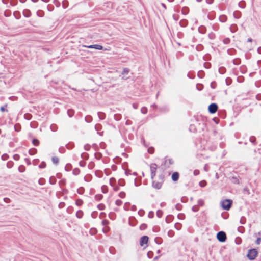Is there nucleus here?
<instances>
[{
    "instance_id": "obj_24",
    "label": "nucleus",
    "mask_w": 261,
    "mask_h": 261,
    "mask_svg": "<svg viewBox=\"0 0 261 261\" xmlns=\"http://www.w3.org/2000/svg\"><path fill=\"white\" fill-rule=\"evenodd\" d=\"M206 3L209 4H211L213 2V0H206Z\"/></svg>"
},
{
    "instance_id": "obj_29",
    "label": "nucleus",
    "mask_w": 261,
    "mask_h": 261,
    "mask_svg": "<svg viewBox=\"0 0 261 261\" xmlns=\"http://www.w3.org/2000/svg\"><path fill=\"white\" fill-rule=\"evenodd\" d=\"M76 215L79 218L81 217V212H77Z\"/></svg>"
},
{
    "instance_id": "obj_36",
    "label": "nucleus",
    "mask_w": 261,
    "mask_h": 261,
    "mask_svg": "<svg viewBox=\"0 0 261 261\" xmlns=\"http://www.w3.org/2000/svg\"><path fill=\"white\" fill-rule=\"evenodd\" d=\"M250 140H251V142H253V139H252V138H251V139H250Z\"/></svg>"
},
{
    "instance_id": "obj_17",
    "label": "nucleus",
    "mask_w": 261,
    "mask_h": 261,
    "mask_svg": "<svg viewBox=\"0 0 261 261\" xmlns=\"http://www.w3.org/2000/svg\"><path fill=\"white\" fill-rule=\"evenodd\" d=\"M192 210L193 212H197L198 211V206L195 205L192 207Z\"/></svg>"
},
{
    "instance_id": "obj_35",
    "label": "nucleus",
    "mask_w": 261,
    "mask_h": 261,
    "mask_svg": "<svg viewBox=\"0 0 261 261\" xmlns=\"http://www.w3.org/2000/svg\"><path fill=\"white\" fill-rule=\"evenodd\" d=\"M149 152L151 153H152V150H150V149H149Z\"/></svg>"
},
{
    "instance_id": "obj_33",
    "label": "nucleus",
    "mask_w": 261,
    "mask_h": 261,
    "mask_svg": "<svg viewBox=\"0 0 261 261\" xmlns=\"http://www.w3.org/2000/svg\"><path fill=\"white\" fill-rule=\"evenodd\" d=\"M248 42H251V41H252V39H251V38H249V39H248Z\"/></svg>"
},
{
    "instance_id": "obj_26",
    "label": "nucleus",
    "mask_w": 261,
    "mask_h": 261,
    "mask_svg": "<svg viewBox=\"0 0 261 261\" xmlns=\"http://www.w3.org/2000/svg\"><path fill=\"white\" fill-rule=\"evenodd\" d=\"M151 253H152V252H149L147 253V256H148L149 258L151 257Z\"/></svg>"
},
{
    "instance_id": "obj_6",
    "label": "nucleus",
    "mask_w": 261,
    "mask_h": 261,
    "mask_svg": "<svg viewBox=\"0 0 261 261\" xmlns=\"http://www.w3.org/2000/svg\"><path fill=\"white\" fill-rule=\"evenodd\" d=\"M156 169V165L153 164L150 166L151 175V178H153L155 175V171Z\"/></svg>"
},
{
    "instance_id": "obj_27",
    "label": "nucleus",
    "mask_w": 261,
    "mask_h": 261,
    "mask_svg": "<svg viewBox=\"0 0 261 261\" xmlns=\"http://www.w3.org/2000/svg\"><path fill=\"white\" fill-rule=\"evenodd\" d=\"M1 111L3 112L5 111L6 110L4 107H2L1 108Z\"/></svg>"
},
{
    "instance_id": "obj_7",
    "label": "nucleus",
    "mask_w": 261,
    "mask_h": 261,
    "mask_svg": "<svg viewBox=\"0 0 261 261\" xmlns=\"http://www.w3.org/2000/svg\"><path fill=\"white\" fill-rule=\"evenodd\" d=\"M129 70L128 68H125L123 69L122 72V75L123 76L122 78L124 79H128V74L129 73Z\"/></svg>"
},
{
    "instance_id": "obj_5",
    "label": "nucleus",
    "mask_w": 261,
    "mask_h": 261,
    "mask_svg": "<svg viewBox=\"0 0 261 261\" xmlns=\"http://www.w3.org/2000/svg\"><path fill=\"white\" fill-rule=\"evenodd\" d=\"M218 109V107L215 103H212L208 107V111L211 113H215Z\"/></svg>"
},
{
    "instance_id": "obj_12",
    "label": "nucleus",
    "mask_w": 261,
    "mask_h": 261,
    "mask_svg": "<svg viewBox=\"0 0 261 261\" xmlns=\"http://www.w3.org/2000/svg\"><path fill=\"white\" fill-rule=\"evenodd\" d=\"M141 112H142L143 114H146V113H147V108H145V107H143V108H141Z\"/></svg>"
},
{
    "instance_id": "obj_28",
    "label": "nucleus",
    "mask_w": 261,
    "mask_h": 261,
    "mask_svg": "<svg viewBox=\"0 0 261 261\" xmlns=\"http://www.w3.org/2000/svg\"><path fill=\"white\" fill-rule=\"evenodd\" d=\"M19 170L20 172H23V170H23V167H19Z\"/></svg>"
},
{
    "instance_id": "obj_21",
    "label": "nucleus",
    "mask_w": 261,
    "mask_h": 261,
    "mask_svg": "<svg viewBox=\"0 0 261 261\" xmlns=\"http://www.w3.org/2000/svg\"><path fill=\"white\" fill-rule=\"evenodd\" d=\"M261 242V239L260 238H258L257 239V240H256V243L257 244H259Z\"/></svg>"
},
{
    "instance_id": "obj_19",
    "label": "nucleus",
    "mask_w": 261,
    "mask_h": 261,
    "mask_svg": "<svg viewBox=\"0 0 261 261\" xmlns=\"http://www.w3.org/2000/svg\"><path fill=\"white\" fill-rule=\"evenodd\" d=\"M115 203L116 205H120L122 204V201L120 200H117Z\"/></svg>"
},
{
    "instance_id": "obj_14",
    "label": "nucleus",
    "mask_w": 261,
    "mask_h": 261,
    "mask_svg": "<svg viewBox=\"0 0 261 261\" xmlns=\"http://www.w3.org/2000/svg\"><path fill=\"white\" fill-rule=\"evenodd\" d=\"M119 196L120 198H124L125 196V193L124 192H121L119 194Z\"/></svg>"
},
{
    "instance_id": "obj_20",
    "label": "nucleus",
    "mask_w": 261,
    "mask_h": 261,
    "mask_svg": "<svg viewBox=\"0 0 261 261\" xmlns=\"http://www.w3.org/2000/svg\"><path fill=\"white\" fill-rule=\"evenodd\" d=\"M76 203L77 205H81L82 203V201L81 200H77L76 202Z\"/></svg>"
},
{
    "instance_id": "obj_34",
    "label": "nucleus",
    "mask_w": 261,
    "mask_h": 261,
    "mask_svg": "<svg viewBox=\"0 0 261 261\" xmlns=\"http://www.w3.org/2000/svg\"><path fill=\"white\" fill-rule=\"evenodd\" d=\"M149 152L151 153H152V150H150V149H149Z\"/></svg>"
},
{
    "instance_id": "obj_23",
    "label": "nucleus",
    "mask_w": 261,
    "mask_h": 261,
    "mask_svg": "<svg viewBox=\"0 0 261 261\" xmlns=\"http://www.w3.org/2000/svg\"><path fill=\"white\" fill-rule=\"evenodd\" d=\"M199 171L198 170H195V171H194V174L195 175H198V174H199Z\"/></svg>"
},
{
    "instance_id": "obj_38",
    "label": "nucleus",
    "mask_w": 261,
    "mask_h": 261,
    "mask_svg": "<svg viewBox=\"0 0 261 261\" xmlns=\"http://www.w3.org/2000/svg\"><path fill=\"white\" fill-rule=\"evenodd\" d=\"M157 259V257H155L154 259Z\"/></svg>"
},
{
    "instance_id": "obj_32",
    "label": "nucleus",
    "mask_w": 261,
    "mask_h": 261,
    "mask_svg": "<svg viewBox=\"0 0 261 261\" xmlns=\"http://www.w3.org/2000/svg\"><path fill=\"white\" fill-rule=\"evenodd\" d=\"M240 222L242 224H243L244 223V222L242 221V218L241 219Z\"/></svg>"
},
{
    "instance_id": "obj_2",
    "label": "nucleus",
    "mask_w": 261,
    "mask_h": 261,
    "mask_svg": "<svg viewBox=\"0 0 261 261\" xmlns=\"http://www.w3.org/2000/svg\"><path fill=\"white\" fill-rule=\"evenodd\" d=\"M257 254V251L255 249H252L248 251L247 257L250 260H253L255 258Z\"/></svg>"
},
{
    "instance_id": "obj_31",
    "label": "nucleus",
    "mask_w": 261,
    "mask_h": 261,
    "mask_svg": "<svg viewBox=\"0 0 261 261\" xmlns=\"http://www.w3.org/2000/svg\"><path fill=\"white\" fill-rule=\"evenodd\" d=\"M98 206H99V208H100V209H102L103 205H98Z\"/></svg>"
},
{
    "instance_id": "obj_3",
    "label": "nucleus",
    "mask_w": 261,
    "mask_h": 261,
    "mask_svg": "<svg viewBox=\"0 0 261 261\" xmlns=\"http://www.w3.org/2000/svg\"><path fill=\"white\" fill-rule=\"evenodd\" d=\"M148 239V237L146 236H144L142 237L140 240V246L145 248L147 246Z\"/></svg>"
},
{
    "instance_id": "obj_30",
    "label": "nucleus",
    "mask_w": 261,
    "mask_h": 261,
    "mask_svg": "<svg viewBox=\"0 0 261 261\" xmlns=\"http://www.w3.org/2000/svg\"><path fill=\"white\" fill-rule=\"evenodd\" d=\"M94 232H95V230H94V229H93V230L91 229V230H90V233H91V234H94Z\"/></svg>"
},
{
    "instance_id": "obj_8",
    "label": "nucleus",
    "mask_w": 261,
    "mask_h": 261,
    "mask_svg": "<svg viewBox=\"0 0 261 261\" xmlns=\"http://www.w3.org/2000/svg\"><path fill=\"white\" fill-rule=\"evenodd\" d=\"M88 48H94L97 50H101L102 49V46L100 45L95 44V45H91L86 46Z\"/></svg>"
},
{
    "instance_id": "obj_11",
    "label": "nucleus",
    "mask_w": 261,
    "mask_h": 261,
    "mask_svg": "<svg viewBox=\"0 0 261 261\" xmlns=\"http://www.w3.org/2000/svg\"><path fill=\"white\" fill-rule=\"evenodd\" d=\"M199 186L201 187H204L206 186V182L204 180H203V181H201L200 182H199Z\"/></svg>"
},
{
    "instance_id": "obj_37",
    "label": "nucleus",
    "mask_w": 261,
    "mask_h": 261,
    "mask_svg": "<svg viewBox=\"0 0 261 261\" xmlns=\"http://www.w3.org/2000/svg\"><path fill=\"white\" fill-rule=\"evenodd\" d=\"M204 169H205V170L206 171V168L205 167H204Z\"/></svg>"
},
{
    "instance_id": "obj_4",
    "label": "nucleus",
    "mask_w": 261,
    "mask_h": 261,
    "mask_svg": "<svg viewBox=\"0 0 261 261\" xmlns=\"http://www.w3.org/2000/svg\"><path fill=\"white\" fill-rule=\"evenodd\" d=\"M217 239L221 242H224L226 239V236L224 232L220 231L217 235Z\"/></svg>"
},
{
    "instance_id": "obj_18",
    "label": "nucleus",
    "mask_w": 261,
    "mask_h": 261,
    "mask_svg": "<svg viewBox=\"0 0 261 261\" xmlns=\"http://www.w3.org/2000/svg\"><path fill=\"white\" fill-rule=\"evenodd\" d=\"M198 204L199 205L202 206L204 204V201L200 199L198 201Z\"/></svg>"
},
{
    "instance_id": "obj_13",
    "label": "nucleus",
    "mask_w": 261,
    "mask_h": 261,
    "mask_svg": "<svg viewBox=\"0 0 261 261\" xmlns=\"http://www.w3.org/2000/svg\"><path fill=\"white\" fill-rule=\"evenodd\" d=\"M58 159L57 157H53L52 158V161L54 164H57L58 163Z\"/></svg>"
},
{
    "instance_id": "obj_1",
    "label": "nucleus",
    "mask_w": 261,
    "mask_h": 261,
    "mask_svg": "<svg viewBox=\"0 0 261 261\" xmlns=\"http://www.w3.org/2000/svg\"><path fill=\"white\" fill-rule=\"evenodd\" d=\"M232 204V201L229 199H226L223 201L221 203L222 207L225 210H229Z\"/></svg>"
},
{
    "instance_id": "obj_22",
    "label": "nucleus",
    "mask_w": 261,
    "mask_h": 261,
    "mask_svg": "<svg viewBox=\"0 0 261 261\" xmlns=\"http://www.w3.org/2000/svg\"><path fill=\"white\" fill-rule=\"evenodd\" d=\"M161 213H162V212H161V211H158L157 212V213H156L157 216H158L159 217H161V215H162V214H161Z\"/></svg>"
},
{
    "instance_id": "obj_9",
    "label": "nucleus",
    "mask_w": 261,
    "mask_h": 261,
    "mask_svg": "<svg viewBox=\"0 0 261 261\" xmlns=\"http://www.w3.org/2000/svg\"><path fill=\"white\" fill-rule=\"evenodd\" d=\"M153 187L155 189H159L162 186V183L161 182L153 181L152 183Z\"/></svg>"
},
{
    "instance_id": "obj_16",
    "label": "nucleus",
    "mask_w": 261,
    "mask_h": 261,
    "mask_svg": "<svg viewBox=\"0 0 261 261\" xmlns=\"http://www.w3.org/2000/svg\"><path fill=\"white\" fill-rule=\"evenodd\" d=\"M33 144L35 145V146H37L39 144V141L38 140H36V139H34L33 140Z\"/></svg>"
},
{
    "instance_id": "obj_25",
    "label": "nucleus",
    "mask_w": 261,
    "mask_h": 261,
    "mask_svg": "<svg viewBox=\"0 0 261 261\" xmlns=\"http://www.w3.org/2000/svg\"><path fill=\"white\" fill-rule=\"evenodd\" d=\"M45 166V164L44 163H42L39 165L40 168H44Z\"/></svg>"
},
{
    "instance_id": "obj_15",
    "label": "nucleus",
    "mask_w": 261,
    "mask_h": 261,
    "mask_svg": "<svg viewBox=\"0 0 261 261\" xmlns=\"http://www.w3.org/2000/svg\"><path fill=\"white\" fill-rule=\"evenodd\" d=\"M220 20L222 22H224V21H226V17L225 16H221L220 17Z\"/></svg>"
},
{
    "instance_id": "obj_10",
    "label": "nucleus",
    "mask_w": 261,
    "mask_h": 261,
    "mask_svg": "<svg viewBox=\"0 0 261 261\" xmlns=\"http://www.w3.org/2000/svg\"><path fill=\"white\" fill-rule=\"evenodd\" d=\"M179 178V174L177 172L174 173L172 175V179L173 181H176Z\"/></svg>"
}]
</instances>
